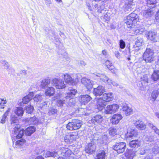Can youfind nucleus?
I'll return each instance as SVG.
<instances>
[{
    "label": "nucleus",
    "mask_w": 159,
    "mask_h": 159,
    "mask_svg": "<svg viewBox=\"0 0 159 159\" xmlns=\"http://www.w3.org/2000/svg\"><path fill=\"white\" fill-rule=\"evenodd\" d=\"M139 20L138 16L134 13H132L127 16L125 23L128 28H132L136 25Z\"/></svg>",
    "instance_id": "f257e3e1"
},
{
    "label": "nucleus",
    "mask_w": 159,
    "mask_h": 159,
    "mask_svg": "<svg viewBox=\"0 0 159 159\" xmlns=\"http://www.w3.org/2000/svg\"><path fill=\"white\" fill-rule=\"evenodd\" d=\"M83 122L80 120L72 119L66 125V129L70 131L75 130L79 129L82 126Z\"/></svg>",
    "instance_id": "f03ea898"
},
{
    "label": "nucleus",
    "mask_w": 159,
    "mask_h": 159,
    "mask_svg": "<svg viewBox=\"0 0 159 159\" xmlns=\"http://www.w3.org/2000/svg\"><path fill=\"white\" fill-rule=\"evenodd\" d=\"M143 59L146 62H151L154 60V52L151 49L147 48L143 53Z\"/></svg>",
    "instance_id": "7ed1b4c3"
},
{
    "label": "nucleus",
    "mask_w": 159,
    "mask_h": 159,
    "mask_svg": "<svg viewBox=\"0 0 159 159\" xmlns=\"http://www.w3.org/2000/svg\"><path fill=\"white\" fill-rule=\"evenodd\" d=\"M112 149L118 154L125 152L126 148V144L124 142L116 143L112 147Z\"/></svg>",
    "instance_id": "20e7f679"
},
{
    "label": "nucleus",
    "mask_w": 159,
    "mask_h": 159,
    "mask_svg": "<svg viewBox=\"0 0 159 159\" xmlns=\"http://www.w3.org/2000/svg\"><path fill=\"white\" fill-rule=\"evenodd\" d=\"M78 135L77 131L70 132L65 136L64 138V141L67 143L70 144L76 140Z\"/></svg>",
    "instance_id": "39448f33"
},
{
    "label": "nucleus",
    "mask_w": 159,
    "mask_h": 159,
    "mask_svg": "<svg viewBox=\"0 0 159 159\" xmlns=\"http://www.w3.org/2000/svg\"><path fill=\"white\" fill-rule=\"evenodd\" d=\"M25 130L21 129V126L20 125H16L13 128V134L16 135V138L17 139L22 138L24 135Z\"/></svg>",
    "instance_id": "423d86ee"
},
{
    "label": "nucleus",
    "mask_w": 159,
    "mask_h": 159,
    "mask_svg": "<svg viewBox=\"0 0 159 159\" xmlns=\"http://www.w3.org/2000/svg\"><path fill=\"white\" fill-rule=\"evenodd\" d=\"M52 84L56 89H64L66 87L63 81L57 78H54L52 80Z\"/></svg>",
    "instance_id": "0eeeda50"
},
{
    "label": "nucleus",
    "mask_w": 159,
    "mask_h": 159,
    "mask_svg": "<svg viewBox=\"0 0 159 159\" xmlns=\"http://www.w3.org/2000/svg\"><path fill=\"white\" fill-rule=\"evenodd\" d=\"M123 118L122 115L120 113L114 114L110 119V122L112 125H116L118 124Z\"/></svg>",
    "instance_id": "6e6552de"
},
{
    "label": "nucleus",
    "mask_w": 159,
    "mask_h": 159,
    "mask_svg": "<svg viewBox=\"0 0 159 159\" xmlns=\"http://www.w3.org/2000/svg\"><path fill=\"white\" fill-rule=\"evenodd\" d=\"M119 106L117 104H113L107 106L105 110L106 113L111 114L116 112L119 109Z\"/></svg>",
    "instance_id": "1a4fd4ad"
},
{
    "label": "nucleus",
    "mask_w": 159,
    "mask_h": 159,
    "mask_svg": "<svg viewBox=\"0 0 159 159\" xmlns=\"http://www.w3.org/2000/svg\"><path fill=\"white\" fill-rule=\"evenodd\" d=\"M103 120V116L101 115L97 114L92 117L91 121L92 124L98 125L101 124Z\"/></svg>",
    "instance_id": "9d476101"
},
{
    "label": "nucleus",
    "mask_w": 159,
    "mask_h": 159,
    "mask_svg": "<svg viewBox=\"0 0 159 159\" xmlns=\"http://www.w3.org/2000/svg\"><path fill=\"white\" fill-rule=\"evenodd\" d=\"M106 105V102L100 97L96 100V108L98 111H101L105 108Z\"/></svg>",
    "instance_id": "9b49d317"
},
{
    "label": "nucleus",
    "mask_w": 159,
    "mask_h": 159,
    "mask_svg": "<svg viewBox=\"0 0 159 159\" xmlns=\"http://www.w3.org/2000/svg\"><path fill=\"white\" fill-rule=\"evenodd\" d=\"M34 94L33 92H30L28 94L24 97L22 99V102L19 103V105L20 106H22V104H27L33 98Z\"/></svg>",
    "instance_id": "f8f14e48"
},
{
    "label": "nucleus",
    "mask_w": 159,
    "mask_h": 159,
    "mask_svg": "<svg viewBox=\"0 0 159 159\" xmlns=\"http://www.w3.org/2000/svg\"><path fill=\"white\" fill-rule=\"evenodd\" d=\"M96 149V145L92 143H88L85 147V151L87 153L92 154Z\"/></svg>",
    "instance_id": "ddd939ff"
},
{
    "label": "nucleus",
    "mask_w": 159,
    "mask_h": 159,
    "mask_svg": "<svg viewBox=\"0 0 159 159\" xmlns=\"http://www.w3.org/2000/svg\"><path fill=\"white\" fill-rule=\"evenodd\" d=\"M81 82L87 91H90L93 88V85L89 80L84 78L82 79Z\"/></svg>",
    "instance_id": "4468645a"
},
{
    "label": "nucleus",
    "mask_w": 159,
    "mask_h": 159,
    "mask_svg": "<svg viewBox=\"0 0 159 159\" xmlns=\"http://www.w3.org/2000/svg\"><path fill=\"white\" fill-rule=\"evenodd\" d=\"M61 154L65 157L69 159V158H72L73 155L72 152L68 148H62L61 149Z\"/></svg>",
    "instance_id": "2eb2a0df"
},
{
    "label": "nucleus",
    "mask_w": 159,
    "mask_h": 159,
    "mask_svg": "<svg viewBox=\"0 0 159 159\" xmlns=\"http://www.w3.org/2000/svg\"><path fill=\"white\" fill-rule=\"evenodd\" d=\"M105 92L104 87L102 86L99 85L93 89V93L96 96H100L102 95Z\"/></svg>",
    "instance_id": "dca6fc26"
},
{
    "label": "nucleus",
    "mask_w": 159,
    "mask_h": 159,
    "mask_svg": "<svg viewBox=\"0 0 159 159\" xmlns=\"http://www.w3.org/2000/svg\"><path fill=\"white\" fill-rule=\"evenodd\" d=\"M63 79L66 84L70 85H74L77 83L74 79L72 78L70 75L68 74L64 75Z\"/></svg>",
    "instance_id": "f3484780"
},
{
    "label": "nucleus",
    "mask_w": 159,
    "mask_h": 159,
    "mask_svg": "<svg viewBox=\"0 0 159 159\" xmlns=\"http://www.w3.org/2000/svg\"><path fill=\"white\" fill-rule=\"evenodd\" d=\"M106 102L112 101L113 99V94L110 92H107L103 93L100 97Z\"/></svg>",
    "instance_id": "a211bd4d"
},
{
    "label": "nucleus",
    "mask_w": 159,
    "mask_h": 159,
    "mask_svg": "<svg viewBox=\"0 0 159 159\" xmlns=\"http://www.w3.org/2000/svg\"><path fill=\"white\" fill-rule=\"evenodd\" d=\"M80 98V101L82 105H85L92 99V98L89 95H81Z\"/></svg>",
    "instance_id": "6ab92c4d"
},
{
    "label": "nucleus",
    "mask_w": 159,
    "mask_h": 159,
    "mask_svg": "<svg viewBox=\"0 0 159 159\" xmlns=\"http://www.w3.org/2000/svg\"><path fill=\"white\" fill-rule=\"evenodd\" d=\"M77 93V91L76 89L71 88L69 89V91L66 94V98L69 100L73 99Z\"/></svg>",
    "instance_id": "aec40b11"
},
{
    "label": "nucleus",
    "mask_w": 159,
    "mask_h": 159,
    "mask_svg": "<svg viewBox=\"0 0 159 159\" xmlns=\"http://www.w3.org/2000/svg\"><path fill=\"white\" fill-rule=\"evenodd\" d=\"M105 66L112 73L115 74L116 72V69L115 68L112 63L109 60H106L104 63Z\"/></svg>",
    "instance_id": "412c9836"
},
{
    "label": "nucleus",
    "mask_w": 159,
    "mask_h": 159,
    "mask_svg": "<svg viewBox=\"0 0 159 159\" xmlns=\"http://www.w3.org/2000/svg\"><path fill=\"white\" fill-rule=\"evenodd\" d=\"M138 135V132L134 129H131L126 135L127 139H133L136 138Z\"/></svg>",
    "instance_id": "4be33fe9"
},
{
    "label": "nucleus",
    "mask_w": 159,
    "mask_h": 159,
    "mask_svg": "<svg viewBox=\"0 0 159 159\" xmlns=\"http://www.w3.org/2000/svg\"><path fill=\"white\" fill-rule=\"evenodd\" d=\"M145 35L148 39L151 41L155 40L157 36L156 33L152 31L147 32Z\"/></svg>",
    "instance_id": "5701e85b"
},
{
    "label": "nucleus",
    "mask_w": 159,
    "mask_h": 159,
    "mask_svg": "<svg viewBox=\"0 0 159 159\" xmlns=\"http://www.w3.org/2000/svg\"><path fill=\"white\" fill-rule=\"evenodd\" d=\"M134 125L136 128L139 130H144L146 128L145 124H144L143 121L139 120H136Z\"/></svg>",
    "instance_id": "b1692460"
},
{
    "label": "nucleus",
    "mask_w": 159,
    "mask_h": 159,
    "mask_svg": "<svg viewBox=\"0 0 159 159\" xmlns=\"http://www.w3.org/2000/svg\"><path fill=\"white\" fill-rule=\"evenodd\" d=\"M55 93V89L52 87H48L45 90V95L46 96L51 97L53 96Z\"/></svg>",
    "instance_id": "393cba45"
},
{
    "label": "nucleus",
    "mask_w": 159,
    "mask_h": 159,
    "mask_svg": "<svg viewBox=\"0 0 159 159\" xmlns=\"http://www.w3.org/2000/svg\"><path fill=\"white\" fill-rule=\"evenodd\" d=\"M151 78L153 81H158L159 80V70H154L151 75Z\"/></svg>",
    "instance_id": "a878e982"
},
{
    "label": "nucleus",
    "mask_w": 159,
    "mask_h": 159,
    "mask_svg": "<svg viewBox=\"0 0 159 159\" xmlns=\"http://www.w3.org/2000/svg\"><path fill=\"white\" fill-rule=\"evenodd\" d=\"M140 142L138 139H134L130 141L129 146L131 148H138L140 146Z\"/></svg>",
    "instance_id": "bb28decb"
},
{
    "label": "nucleus",
    "mask_w": 159,
    "mask_h": 159,
    "mask_svg": "<svg viewBox=\"0 0 159 159\" xmlns=\"http://www.w3.org/2000/svg\"><path fill=\"white\" fill-rule=\"evenodd\" d=\"M106 156V153L104 150H99L97 153L95 159H105Z\"/></svg>",
    "instance_id": "cd10ccee"
},
{
    "label": "nucleus",
    "mask_w": 159,
    "mask_h": 159,
    "mask_svg": "<svg viewBox=\"0 0 159 159\" xmlns=\"http://www.w3.org/2000/svg\"><path fill=\"white\" fill-rule=\"evenodd\" d=\"M36 130L35 128L33 126H30L27 128L25 130V134L26 136H30Z\"/></svg>",
    "instance_id": "c85d7f7f"
},
{
    "label": "nucleus",
    "mask_w": 159,
    "mask_h": 159,
    "mask_svg": "<svg viewBox=\"0 0 159 159\" xmlns=\"http://www.w3.org/2000/svg\"><path fill=\"white\" fill-rule=\"evenodd\" d=\"M159 95V90H154L151 93L150 97V100L152 102L155 101Z\"/></svg>",
    "instance_id": "c756f323"
},
{
    "label": "nucleus",
    "mask_w": 159,
    "mask_h": 159,
    "mask_svg": "<svg viewBox=\"0 0 159 159\" xmlns=\"http://www.w3.org/2000/svg\"><path fill=\"white\" fill-rule=\"evenodd\" d=\"M157 3V0H147L146 5L150 9L156 7Z\"/></svg>",
    "instance_id": "7c9ffc66"
},
{
    "label": "nucleus",
    "mask_w": 159,
    "mask_h": 159,
    "mask_svg": "<svg viewBox=\"0 0 159 159\" xmlns=\"http://www.w3.org/2000/svg\"><path fill=\"white\" fill-rule=\"evenodd\" d=\"M123 111L125 115L127 116L132 114V110L128 106H124L122 108Z\"/></svg>",
    "instance_id": "2f4dec72"
},
{
    "label": "nucleus",
    "mask_w": 159,
    "mask_h": 159,
    "mask_svg": "<svg viewBox=\"0 0 159 159\" xmlns=\"http://www.w3.org/2000/svg\"><path fill=\"white\" fill-rule=\"evenodd\" d=\"M26 141L24 139L21 138L16 142L15 145L17 148H21L25 144Z\"/></svg>",
    "instance_id": "473e14b6"
},
{
    "label": "nucleus",
    "mask_w": 159,
    "mask_h": 159,
    "mask_svg": "<svg viewBox=\"0 0 159 159\" xmlns=\"http://www.w3.org/2000/svg\"><path fill=\"white\" fill-rule=\"evenodd\" d=\"M14 113L18 116H21L23 115L24 110L22 107H17L14 111Z\"/></svg>",
    "instance_id": "72a5a7b5"
},
{
    "label": "nucleus",
    "mask_w": 159,
    "mask_h": 159,
    "mask_svg": "<svg viewBox=\"0 0 159 159\" xmlns=\"http://www.w3.org/2000/svg\"><path fill=\"white\" fill-rule=\"evenodd\" d=\"M109 135L113 137L117 134L116 129L114 127H111L108 130Z\"/></svg>",
    "instance_id": "f704fd0d"
},
{
    "label": "nucleus",
    "mask_w": 159,
    "mask_h": 159,
    "mask_svg": "<svg viewBox=\"0 0 159 159\" xmlns=\"http://www.w3.org/2000/svg\"><path fill=\"white\" fill-rule=\"evenodd\" d=\"M27 120L29 122L33 125H35L38 122V119L35 116L30 117V118L28 119Z\"/></svg>",
    "instance_id": "c9c22d12"
},
{
    "label": "nucleus",
    "mask_w": 159,
    "mask_h": 159,
    "mask_svg": "<svg viewBox=\"0 0 159 159\" xmlns=\"http://www.w3.org/2000/svg\"><path fill=\"white\" fill-rule=\"evenodd\" d=\"M50 82V79H45L42 80L41 84V86L43 88H45L46 86H47L49 85Z\"/></svg>",
    "instance_id": "e433bc0d"
},
{
    "label": "nucleus",
    "mask_w": 159,
    "mask_h": 159,
    "mask_svg": "<svg viewBox=\"0 0 159 159\" xmlns=\"http://www.w3.org/2000/svg\"><path fill=\"white\" fill-rule=\"evenodd\" d=\"M34 110V108L33 106L31 105H29L26 107V111L28 113H31Z\"/></svg>",
    "instance_id": "4c0bfd02"
},
{
    "label": "nucleus",
    "mask_w": 159,
    "mask_h": 159,
    "mask_svg": "<svg viewBox=\"0 0 159 159\" xmlns=\"http://www.w3.org/2000/svg\"><path fill=\"white\" fill-rule=\"evenodd\" d=\"M7 102L6 100L0 98V108L1 109H4L5 107V105L7 103Z\"/></svg>",
    "instance_id": "58836bf2"
},
{
    "label": "nucleus",
    "mask_w": 159,
    "mask_h": 159,
    "mask_svg": "<svg viewBox=\"0 0 159 159\" xmlns=\"http://www.w3.org/2000/svg\"><path fill=\"white\" fill-rule=\"evenodd\" d=\"M18 120V119L17 117L15 116V115H13L11 116V124H14L17 122Z\"/></svg>",
    "instance_id": "ea45409f"
},
{
    "label": "nucleus",
    "mask_w": 159,
    "mask_h": 159,
    "mask_svg": "<svg viewBox=\"0 0 159 159\" xmlns=\"http://www.w3.org/2000/svg\"><path fill=\"white\" fill-rule=\"evenodd\" d=\"M100 80L103 82H107L109 80L108 78L104 75H102L100 77Z\"/></svg>",
    "instance_id": "a19ab883"
},
{
    "label": "nucleus",
    "mask_w": 159,
    "mask_h": 159,
    "mask_svg": "<svg viewBox=\"0 0 159 159\" xmlns=\"http://www.w3.org/2000/svg\"><path fill=\"white\" fill-rule=\"evenodd\" d=\"M143 14L146 17L150 16L152 15V11L150 9H147L144 11Z\"/></svg>",
    "instance_id": "79ce46f5"
},
{
    "label": "nucleus",
    "mask_w": 159,
    "mask_h": 159,
    "mask_svg": "<svg viewBox=\"0 0 159 159\" xmlns=\"http://www.w3.org/2000/svg\"><path fill=\"white\" fill-rule=\"evenodd\" d=\"M143 40L141 39H137L135 42V45L137 47H140L142 45Z\"/></svg>",
    "instance_id": "37998d69"
},
{
    "label": "nucleus",
    "mask_w": 159,
    "mask_h": 159,
    "mask_svg": "<svg viewBox=\"0 0 159 159\" xmlns=\"http://www.w3.org/2000/svg\"><path fill=\"white\" fill-rule=\"evenodd\" d=\"M119 45L120 48L122 49H124L125 47V42L122 39L120 40Z\"/></svg>",
    "instance_id": "c03bdc74"
},
{
    "label": "nucleus",
    "mask_w": 159,
    "mask_h": 159,
    "mask_svg": "<svg viewBox=\"0 0 159 159\" xmlns=\"http://www.w3.org/2000/svg\"><path fill=\"white\" fill-rule=\"evenodd\" d=\"M65 102V100H59L57 102V105L58 106L61 107Z\"/></svg>",
    "instance_id": "a18cd8bd"
},
{
    "label": "nucleus",
    "mask_w": 159,
    "mask_h": 159,
    "mask_svg": "<svg viewBox=\"0 0 159 159\" xmlns=\"http://www.w3.org/2000/svg\"><path fill=\"white\" fill-rule=\"evenodd\" d=\"M57 112V110L56 109H51L49 112V114L53 115L56 114Z\"/></svg>",
    "instance_id": "49530a36"
},
{
    "label": "nucleus",
    "mask_w": 159,
    "mask_h": 159,
    "mask_svg": "<svg viewBox=\"0 0 159 159\" xmlns=\"http://www.w3.org/2000/svg\"><path fill=\"white\" fill-rule=\"evenodd\" d=\"M7 116V115H6L5 114H4L2 116V118L1 120V123H5Z\"/></svg>",
    "instance_id": "de8ad7c7"
},
{
    "label": "nucleus",
    "mask_w": 159,
    "mask_h": 159,
    "mask_svg": "<svg viewBox=\"0 0 159 159\" xmlns=\"http://www.w3.org/2000/svg\"><path fill=\"white\" fill-rule=\"evenodd\" d=\"M142 81V84L143 85V84H146L145 85V86L147 85V84L148 83V78H147L146 79H143L141 80Z\"/></svg>",
    "instance_id": "09e8293b"
},
{
    "label": "nucleus",
    "mask_w": 159,
    "mask_h": 159,
    "mask_svg": "<svg viewBox=\"0 0 159 159\" xmlns=\"http://www.w3.org/2000/svg\"><path fill=\"white\" fill-rule=\"evenodd\" d=\"M40 98V96H35L34 98V100L36 102H38L39 101V99Z\"/></svg>",
    "instance_id": "8fccbe9b"
},
{
    "label": "nucleus",
    "mask_w": 159,
    "mask_h": 159,
    "mask_svg": "<svg viewBox=\"0 0 159 159\" xmlns=\"http://www.w3.org/2000/svg\"><path fill=\"white\" fill-rule=\"evenodd\" d=\"M11 109V108H8L5 112V113H4V114H5L7 116L9 113Z\"/></svg>",
    "instance_id": "3c124183"
},
{
    "label": "nucleus",
    "mask_w": 159,
    "mask_h": 159,
    "mask_svg": "<svg viewBox=\"0 0 159 159\" xmlns=\"http://www.w3.org/2000/svg\"><path fill=\"white\" fill-rule=\"evenodd\" d=\"M102 53L104 56H106L107 55V52L106 50H103L102 51Z\"/></svg>",
    "instance_id": "603ef678"
},
{
    "label": "nucleus",
    "mask_w": 159,
    "mask_h": 159,
    "mask_svg": "<svg viewBox=\"0 0 159 159\" xmlns=\"http://www.w3.org/2000/svg\"><path fill=\"white\" fill-rule=\"evenodd\" d=\"M44 158L42 156H38L36 157L34 159H44Z\"/></svg>",
    "instance_id": "864d4df0"
},
{
    "label": "nucleus",
    "mask_w": 159,
    "mask_h": 159,
    "mask_svg": "<svg viewBox=\"0 0 159 159\" xmlns=\"http://www.w3.org/2000/svg\"><path fill=\"white\" fill-rule=\"evenodd\" d=\"M155 18L157 20H159V12H158L156 14Z\"/></svg>",
    "instance_id": "5fc2aeb1"
},
{
    "label": "nucleus",
    "mask_w": 159,
    "mask_h": 159,
    "mask_svg": "<svg viewBox=\"0 0 159 159\" xmlns=\"http://www.w3.org/2000/svg\"><path fill=\"white\" fill-rule=\"evenodd\" d=\"M144 159H152V157H150L149 156H146Z\"/></svg>",
    "instance_id": "6e6d98bb"
},
{
    "label": "nucleus",
    "mask_w": 159,
    "mask_h": 159,
    "mask_svg": "<svg viewBox=\"0 0 159 159\" xmlns=\"http://www.w3.org/2000/svg\"><path fill=\"white\" fill-rule=\"evenodd\" d=\"M156 116H157V117L159 119V113H156Z\"/></svg>",
    "instance_id": "4d7b16f0"
},
{
    "label": "nucleus",
    "mask_w": 159,
    "mask_h": 159,
    "mask_svg": "<svg viewBox=\"0 0 159 159\" xmlns=\"http://www.w3.org/2000/svg\"><path fill=\"white\" fill-rule=\"evenodd\" d=\"M65 158V157H60L58 158V159H67V158Z\"/></svg>",
    "instance_id": "13d9d810"
},
{
    "label": "nucleus",
    "mask_w": 159,
    "mask_h": 159,
    "mask_svg": "<svg viewBox=\"0 0 159 159\" xmlns=\"http://www.w3.org/2000/svg\"><path fill=\"white\" fill-rule=\"evenodd\" d=\"M102 0H93V1H95V2H100L101 1H102Z\"/></svg>",
    "instance_id": "bf43d9fd"
},
{
    "label": "nucleus",
    "mask_w": 159,
    "mask_h": 159,
    "mask_svg": "<svg viewBox=\"0 0 159 159\" xmlns=\"http://www.w3.org/2000/svg\"><path fill=\"white\" fill-rule=\"evenodd\" d=\"M57 2H61V0H55Z\"/></svg>",
    "instance_id": "052dcab7"
},
{
    "label": "nucleus",
    "mask_w": 159,
    "mask_h": 159,
    "mask_svg": "<svg viewBox=\"0 0 159 159\" xmlns=\"http://www.w3.org/2000/svg\"><path fill=\"white\" fill-rule=\"evenodd\" d=\"M57 2H61V0H55Z\"/></svg>",
    "instance_id": "680f3d73"
},
{
    "label": "nucleus",
    "mask_w": 159,
    "mask_h": 159,
    "mask_svg": "<svg viewBox=\"0 0 159 159\" xmlns=\"http://www.w3.org/2000/svg\"><path fill=\"white\" fill-rule=\"evenodd\" d=\"M127 4V6H128L129 5H131V4H129V3Z\"/></svg>",
    "instance_id": "e2e57ef3"
}]
</instances>
